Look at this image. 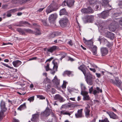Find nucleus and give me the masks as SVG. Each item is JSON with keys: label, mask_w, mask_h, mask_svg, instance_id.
Returning <instances> with one entry per match:
<instances>
[{"label": "nucleus", "mask_w": 122, "mask_h": 122, "mask_svg": "<svg viewBox=\"0 0 122 122\" xmlns=\"http://www.w3.org/2000/svg\"><path fill=\"white\" fill-rule=\"evenodd\" d=\"M121 14L120 13H116L113 14L112 15V17L113 18H114L117 17L118 16L120 15Z\"/></svg>", "instance_id": "44"}, {"label": "nucleus", "mask_w": 122, "mask_h": 122, "mask_svg": "<svg viewBox=\"0 0 122 122\" xmlns=\"http://www.w3.org/2000/svg\"><path fill=\"white\" fill-rule=\"evenodd\" d=\"M103 41L104 44L108 48L111 49L113 46V44L110 43L107 40L105 39H103Z\"/></svg>", "instance_id": "15"}, {"label": "nucleus", "mask_w": 122, "mask_h": 122, "mask_svg": "<svg viewBox=\"0 0 122 122\" xmlns=\"http://www.w3.org/2000/svg\"><path fill=\"white\" fill-rule=\"evenodd\" d=\"M24 30L26 32L29 33L30 34H33L34 33L33 31L30 29H24Z\"/></svg>", "instance_id": "41"}, {"label": "nucleus", "mask_w": 122, "mask_h": 122, "mask_svg": "<svg viewBox=\"0 0 122 122\" xmlns=\"http://www.w3.org/2000/svg\"><path fill=\"white\" fill-rule=\"evenodd\" d=\"M109 81L111 83H112L114 85H116L118 88L120 87L122 83L121 80L115 81L113 79H110L109 80Z\"/></svg>", "instance_id": "7"}, {"label": "nucleus", "mask_w": 122, "mask_h": 122, "mask_svg": "<svg viewBox=\"0 0 122 122\" xmlns=\"http://www.w3.org/2000/svg\"><path fill=\"white\" fill-rule=\"evenodd\" d=\"M39 113L33 114L31 119V120L34 122H36L39 117Z\"/></svg>", "instance_id": "16"}, {"label": "nucleus", "mask_w": 122, "mask_h": 122, "mask_svg": "<svg viewBox=\"0 0 122 122\" xmlns=\"http://www.w3.org/2000/svg\"><path fill=\"white\" fill-rule=\"evenodd\" d=\"M83 41L84 43L87 45L90 49H92L91 46L93 45V43L92 40H87L84 38L83 39Z\"/></svg>", "instance_id": "9"}, {"label": "nucleus", "mask_w": 122, "mask_h": 122, "mask_svg": "<svg viewBox=\"0 0 122 122\" xmlns=\"http://www.w3.org/2000/svg\"><path fill=\"white\" fill-rule=\"evenodd\" d=\"M109 30L112 31H114L116 30L115 26L114 25H110L109 26Z\"/></svg>", "instance_id": "33"}, {"label": "nucleus", "mask_w": 122, "mask_h": 122, "mask_svg": "<svg viewBox=\"0 0 122 122\" xmlns=\"http://www.w3.org/2000/svg\"><path fill=\"white\" fill-rule=\"evenodd\" d=\"M96 89L97 91H98V93H99V92L101 93L102 92V89H100V88L98 87H97Z\"/></svg>", "instance_id": "55"}, {"label": "nucleus", "mask_w": 122, "mask_h": 122, "mask_svg": "<svg viewBox=\"0 0 122 122\" xmlns=\"http://www.w3.org/2000/svg\"><path fill=\"white\" fill-rule=\"evenodd\" d=\"M81 94L83 96V100L84 101H88L90 99V97L88 95V92L86 91L81 92Z\"/></svg>", "instance_id": "10"}, {"label": "nucleus", "mask_w": 122, "mask_h": 122, "mask_svg": "<svg viewBox=\"0 0 122 122\" xmlns=\"http://www.w3.org/2000/svg\"><path fill=\"white\" fill-rule=\"evenodd\" d=\"M50 92H51L52 94H54L55 92V89L52 88Z\"/></svg>", "instance_id": "56"}, {"label": "nucleus", "mask_w": 122, "mask_h": 122, "mask_svg": "<svg viewBox=\"0 0 122 122\" xmlns=\"http://www.w3.org/2000/svg\"><path fill=\"white\" fill-rule=\"evenodd\" d=\"M54 99L56 100H58L61 102H62L65 101V99L60 95L58 94L56 95L54 97Z\"/></svg>", "instance_id": "12"}, {"label": "nucleus", "mask_w": 122, "mask_h": 122, "mask_svg": "<svg viewBox=\"0 0 122 122\" xmlns=\"http://www.w3.org/2000/svg\"><path fill=\"white\" fill-rule=\"evenodd\" d=\"M97 93H98V92L96 90H94L93 91V94L95 95Z\"/></svg>", "instance_id": "63"}, {"label": "nucleus", "mask_w": 122, "mask_h": 122, "mask_svg": "<svg viewBox=\"0 0 122 122\" xmlns=\"http://www.w3.org/2000/svg\"><path fill=\"white\" fill-rule=\"evenodd\" d=\"M75 1L74 0H67V6L69 7L73 6L74 5Z\"/></svg>", "instance_id": "25"}, {"label": "nucleus", "mask_w": 122, "mask_h": 122, "mask_svg": "<svg viewBox=\"0 0 122 122\" xmlns=\"http://www.w3.org/2000/svg\"><path fill=\"white\" fill-rule=\"evenodd\" d=\"M52 81L54 84L57 87H58L60 84V80L57 78L56 76H55Z\"/></svg>", "instance_id": "18"}, {"label": "nucleus", "mask_w": 122, "mask_h": 122, "mask_svg": "<svg viewBox=\"0 0 122 122\" xmlns=\"http://www.w3.org/2000/svg\"><path fill=\"white\" fill-rule=\"evenodd\" d=\"M44 8V7L43 8H40L37 11L38 12H41L43 10Z\"/></svg>", "instance_id": "60"}, {"label": "nucleus", "mask_w": 122, "mask_h": 122, "mask_svg": "<svg viewBox=\"0 0 122 122\" xmlns=\"http://www.w3.org/2000/svg\"><path fill=\"white\" fill-rule=\"evenodd\" d=\"M30 0H23L20 1V3L21 4H23L29 1Z\"/></svg>", "instance_id": "50"}, {"label": "nucleus", "mask_w": 122, "mask_h": 122, "mask_svg": "<svg viewBox=\"0 0 122 122\" xmlns=\"http://www.w3.org/2000/svg\"><path fill=\"white\" fill-rule=\"evenodd\" d=\"M89 1L90 4H93L97 2L96 0H89Z\"/></svg>", "instance_id": "49"}, {"label": "nucleus", "mask_w": 122, "mask_h": 122, "mask_svg": "<svg viewBox=\"0 0 122 122\" xmlns=\"http://www.w3.org/2000/svg\"><path fill=\"white\" fill-rule=\"evenodd\" d=\"M59 55L61 56V58H60V60L61 61L62 59L65 58L66 55V53L64 52H62Z\"/></svg>", "instance_id": "42"}, {"label": "nucleus", "mask_w": 122, "mask_h": 122, "mask_svg": "<svg viewBox=\"0 0 122 122\" xmlns=\"http://www.w3.org/2000/svg\"><path fill=\"white\" fill-rule=\"evenodd\" d=\"M0 106L1 109V111L0 112V120L3 118V116L4 112L6 111L7 108L5 107V104L3 100H2L0 104Z\"/></svg>", "instance_id": "2"}, {"label": "nucleus", "mask_w": 122, "mask_h": 122, "mask_svg": "<svg viewBox=\"0 0 122 122\" xmlns=\"http://www.w3.org/2000/svg\"><path fill=\"white\" fill-rule=\"evenodd\" d=\"M78 69L81 70L84 74L86 79H92V75L91 74L86 67L84 65H81L78 67Z\"/></svg>", "instance_id": "1"}, {"label": "nucleus", "mask_w": 122, "mask_h": 122, "mask_svg": "<svg viewBox=\"0 0 122 122\" xmlns=\"http://www.w3.org/2000/svg\"><path fill=\"white\" fill-rule=\"evenodd\" d=\"M71 72L70 71H64L63 74V75L64 76H65L66 75H67L68 76H69L71 74Z\"/></svg>", "instance_id": "43"}, {"label": "nucleus", "mask_w": 122, "mask_h": 122, "mask_svg": "<svg viewBox=\"0 0 122 122\" xmlns=\"http://www.w3.org/2000/svg\"><path fill=\"white\" fill-rule=\"evenodd\" d=\"M89 69L91 71H93L94 72H95L96 70L95 69H93L91 68H89Z\"/></svg>", "instance_id": "61"}, {"label": "nucleus", "mask_w": 122, "mask_h": 122, "mask_svg": "<svg viewBox=\"0 0 122 122\" xmlns=\"http://www.w3.org/2000/svg\"><path fill=\"white\" fill-rule=\"evenodd\" d=\"M93 87H92L89 89V91L90 93H92L93 90Z\"/></svg>", "instance_id": "62"}, {"label": "nucleus", "mask_w": 122, "mask_h": 122, "mask_svg": "<svg viewBox=\"0 0 122 122\" xmlns=\"http://www.w3.org/2000/svg\"><path fill=\"white\" fill-rule=\"evenodd\" d=\"M50 109L49 108L47 107L45 111L41 113V117H47L50 115Z\"/></svg>", "instance_id": "11"}, {"label": "nucleus", "mask_w": 122, "mask_h": 122, "mask_svg": "<svg viewBox=\"0 0 122 122\" xmlns=\"http://www.w3.org/2000/svg\"><path fill=\"white\" fill-rule=\"evenodd\" d=\"M22 24H27L29 25H30V23L27 21H21L20 22L19 24L17 25H16L17 26H23V25H21Z\"/></svg>", "instance_id": "32"}, {"label": "nucleus", "mask_w": 122, "mask_h": 122, "mask_svg": "<svg viewBox=\"0 0 122 122\" xmlns=\"http://www.w3.org/2000/svg\"><path fill=\"white\" fill-rule=\"evenodd\" d=\"M66 5H67V1H64L62 3V5L63 6H65Z\"/></svg>", "instance_id": "57"}, {"label": "nucleus", "mask_w": 122, "mask_h": 122, "mask_svg": "<svg viewBox=\"0 0 122 122\" xmlns=\"http://www.w3.org/2000/svg\"><path fill=\"white\" fill-rule=\"evenodd\" d=\"M119 23L120 25H122V18L120 20Z\"/></svg>", "instance_id": "64"}, {"label": "nucleus", "mask_w": 122, "mask_h": 122, "mask_svg": "<svg viewBox=\"0 0 122 122\" xmlns=\"http://www.w3.org/2000/svg\"><path fill=\"white\" fill-rule=\"evenodd\" d=\"M107 113L108 114L111 118L114 119H116L117 118L116 115L112 112H108Z\"/></svg>", "instance_id": "24"}, {"label": "nucleus", "mask_w": 122, "mask_h": 122, "mask_svg": "<svg viewBox=\"0 0 122 122\" xmlns=\"http://www.w3.org/2000/svg\"><path fill=\"white\" fill-rule=\"evenodd\" d=\"M68 43L71 46L73 45V42L71 40H70V41L68 42Z\"/></svg>", "instance_id": "58"}, {"label": "nucleus", "mask_w": 122, "mask_h": 122, "mask_svg": "<svg viewBox=\"0 0 122 122\" xmlns=\"http://www.w3.org/2000/svg\"><path fill=\"white\" fill-rule=\"evenodd\" d=\"M81 12L85 14H91L93 13L94 10L91 7H88L87 8H84L81 9Z\"/></svg>", "instance_id": "5"}, {"label": "nucleus", "mask_w": 122, "mask_h": 122, "mask_svg": "<svg viewBox=\"0 0 122 122\" xmlns=\"http://www.w3.org/2000/svg\"><path fill=\"white\" fill-rule=\"evenodd\" d=\"M86 80L87 82V83H88L90 85H92V81L91 79H86Z\"/></svg>", "instance_id": "45"}, {"label": "nucleus", "mask_w": 122, "mask_h": 122, "mask_svg": "<svg viewBox=\"0 0 122 122\" xmlns=\"http://www.w3.org/2000/svg\"><path fill=\"white\" fill-rule=\"evenodd\" d=\"M68 22V20L66 18H62L59 21L61 26L63 28L67 26Z\"/></svg>", "instance_id": "4"}, {"label": "nucleus", "mask_w": 122, "mask_h": 122, "mask_svg": "<svg viewBox=\"0 0 122 122\" xmlns=\"http://www.w3.org/2000/svg\"><path fill=\"white\" fill-rule=\"evenodd\" d=\"M17 30L22 35H26L25 33V31L24 30V29H22L20 28H18L17 29Z\"/></svg>", "instance_id": "27"}, {"label": "nucleus", "mask_w": 122, "mask_h": 122, "mask_svg": "<svg viewBox=\"0 0 122 122\" xmlns=\"http://www.w3.org/2000/svg\"><path fill=\"white\" fill-rule=\"evenodd\" d=\"M54 58L53 57H51V58H50L49 59H48L47 60L46 62H50Z\"/></svg>", "instance_id": "59"}, {"label": "nucleus", "mask_w": 122, "mask_h": 122, "mask_svg": "<svg viewBox=\"0 0 122 122\" xmlns=\"http://www.w3.org/2000/svg\"><path fill=\"white\" fill-rule=\"evenodd\" d=\"M100 50L102 56H106L108 53V50L106 47H102L101 48Z\"/></svg>", "instance_id": "17"}, {"label": "nucleus", "mask_w": 122, "mask_h": 122, "mask_svg": "<svg viewBox=\"0 0 122 122\" xmlns=\"http://www.w3.org/2000/svg\"><path fill=\"white\" fill-rule=\"evenodd\" d=\"M99 122H109L108 119L107 118H105L103 119L102 120H99Z\"/></svg>", "instance_id": "46"}, {"label": "nucleus", "mask_w": 122, "mask_h": 122, "mask_svg": "<svg viewBox=\"0 0 122 122\" xmlns=\"http://www.w3.org/2000/svg\"><path fill=\"white\" fill-rule=\"evenodd\" d=\"M72 105V104L68 103V104L63 105L61 107L60 109L61 110L62 108L66 109L69 107H71Z\"/></svg>", "instance_id": "22"}, {"label": "nucleus", "mask_w": 122, "mask_h": 122, "mask_svg": "<svg viewBox=\"0 0 122 122\" xmlns=\"http://www.w3.org/2000/svg\"><path fill=\"white\" fill-rule=\"evenodd\" d=\"M82 109L78 110L77 113L75 114V116L76 118L81 117H82Z\"/></svg>", "instance_id": "19"}, {"label": "nucleus", "mask_w": 122, "mask_h": 122, "mask_svg": "<svg viewBox=\"0 0 122 122\" xmlns=\"http://www.w3.org/2000/svg\"><path fill=\"white\" fill-rule=\"evenodd\" d=\"M37 97L38 98L41 99H45V97L41 95H37Z\"/></svg>", "instance_id": "52"}, {"label": "nucleus", "mask_w": 122, "mask_h": 122, "mask_svg": "<svg viewBox=\"0 0 122 122\" xmlns=\"http://www.w3.org/2000/svg\"><path fill=\"white\" fill-rule=\"evenodd\" d=\"M60 114L63 115H67L69 116H70L71 114L68 111H66L65 110H62L60 112Z\"/></svg>", "instance_id": "29"}, {"label": "nucleus", "mask_w": 122, "mask_h": 122, "mask_svg": "<svg viewBox=\"0 0 122 122\" xmlns=\"http://www.w3.org/2000/svg\"><path fill=\"white\" fill-rule=\"evenodd\" d=\"M57 17V15L56 14L51 15H50L48 18L49 22L51 23H53Z\"/></svg>", "instance_id": "6"}, {"label": "nucleus", "mask_w": 122, "mask_h": 122, "mask_svg": "<svg viewBox=\"0 0 122 122\" xmlns=\"http://www.w3.org/2000/svg\"><path fill=\"white\" fill-rule=\"evenodd\" d=\"M47 19H41L40 21L42 22L43 25L46 26H48V24L47 22Z\"/></svg>", "instance_id": "30"}, {"label": "nucleus", "mask_w": 122, "mask_h": 122, "mask_svg": "<svg viewBox=\"0 0 122 122\" xmlns=\"http://www.w3.org/2000/svg\"><path fill=\"white\" fill-rule=\"evenodd\" d=\"M109 13L108 11H104L101 13L99 14V17L105 19L109 16Z\"/></svg>", "instance_id": "14"}, {"label": "nucleus", "mask_w": 122, "mask_h": 122, "mask_svg": "<svg viewBox=\"0 0 122 122\" xmlns=\"http://www.w3.org/2000/svg\"><path fill=\"white\" fill-rule=\"evenodd\" d=\"M12 64L15 67H17L22 63V62L19 60H16L13 61Z\"/></svg>", "instance_id": "21"}, {"label": "nucleus", "mask_w": 122, "mask_h": 122, "mask_svg": "<svg viewBox=\"0 0 122 122\" xmlns=\"http://www.w3.org/2000/svg\"><path fill=\"white\" fill-rule=\"evenodd\" d=\"M52 87L51 86V84H48L46 86V90L47 92H50L51 89Z\"/></svg>", "instance_id": "39"}, {"label": "nucleus", "mask_w": 122, "mask_h": 122, "mask_svg": "<svg viewBox=\"0 0 122 122\" xmlns=\"http://www.w3.org/2000/svg\"><path fill=\"white\" fill-rule=\"evenodd\" d=\"M93 5V8L95 10H97L100 9V5L98 2H96Z\"/></svg>", "instance_id": "20"}, {"label": "nucleus", "mask_w": 122, "mask_h": 122, "mask_svg": "<svg viewBox=\"0 0 122 122\" xmlns=\"http://www.w3.org/2000/svg\"><path fill=\"white\" fill-rule=\"evenodd\" d=\"M34 96H33L30 97L28 99V101H29L30 102L32 101H33L34 100Z\"/></svg>", "instance_id": "51"}, {"label": "nucleus", "mask_w": 122, "mask_h": 122, "mask_svg": "<svg viewBox=\"0 0 122 122\" xmlns=\"http://www.w3.org/2000/svg\"><path fill=\"white\" fill-rule=\"evenodd\" d=\"M33 34H35L36 35H40L41 34V31L39 28H35V30Z\"/></svg>", "instance_id": "26"}, {"label": "nucleus", "mask_w": 122, "mask_h": 122, "mask_svg": "<svg viewBox=\"0 0 122 122\" xmlns=\"http://www.w3.org/2000/svg\"><path fill=\"white\" fill-rule=\"evenodd\" d=\"M58 9L57 7L53 5H50L47 8L46 11L47 14L54 11H56Z\"/></svg>", "instance_id": "3"}, {"label": "nucleus", "mask_w": 122, "mask_h": 122, "mask_svg": "<svg viewBox=\"0 0 122 122\" xmlns=\"http://www.w3.org/2000/svg\"><path fill=\"white\" fill-rule=\"evenodd\" d=\"M67 13L65 8H64L61 10L60 11V15H67Z\"/></svg>", "instance_id": "28"}, {"label": "nucleus", "mask_w": 122, "mask_h": 122, "mask_svg": "<svg viewBox=\"0 0 122 122\" xmlns=\"http://www.w3.org/2000/svg\"><path fill=\"white\" fill-rule=\"evenodd\" d=\"M49 64L47 63V66L45 67L46 71H48L50 69L49 68Z\"/></svg>", "instance_id": "53"}, {"label": "nucleus", "mask_w": 122, "mask_h": 122, "mask_svg": "<svg viewBox=\"0 0 122 122\" xmlns=\"http://www.w3.org/2000/svg\"><path fill=\"white\" fill-rule=\"evenodd\" d=\"M81 87L82 90H86V88L85 85L83 83H81Z\"/></svg>", "instance_id": "47"}, {"label": "nucleus", "mask_w": 122, "mask_h": 122, "mask_svg": "<svg viewBox=\"0 0 122 122\" xmlns=\"http://www.w3.org/2000/svg\"><path fill=\"white\" fill-rule=\"evenodd\" d=\"M102 5L105 6L107 5L109 2L108 0H102Z\"/></svg>", "instance_id": "40"}, {"label": "nucleus", "mask_w": 122, "mask_h": 122, "mask_svg": "<svg viewBox=\"0 0 122 122\" xmlns=\"http://www.w3.org/2000/svg\"><path fill=\"white\" fill-rule=\"evenodd\" d=\"M66 82L65 81H63V83L62 86V88L63 89L65 88H66Z\"/></svg>", "instance_id": "54"}, {"label": "nucleus", "mask_w": 122, "mask_h": 122, "mask_svg": "<svg viewBox=\"0 0 122 122\" xmlns=\"http://www.w3.org/2000/svg\"><path fill=\"white\" fill-rule=\"evenodd\" d=\"M25 103H24L22 105H21L18 108V110H21L23 109H25L26 108V106L25 105Z\"/></svg>", "instance_id": "36"}, {"label": "nucleus", "mask_w": 122, "mask_h": 122, "mask_svg": "<svg viewBox=\"0 0 122 122\" xmlns=\"http://www.w3.org/2000/svg\"><path fill=\"white\" fill-rule=\"evenodd\" d=\"M90 110L89 109H87L86 108V109L85 110V115L86 116L88 117L90 115Z\"/></svg>", "instance_id": "38"}, {"label": "nucleus", "mask_w": 122, "mask_h": 122, "mask_svg": "<svg viewBox=\"0 0 122 122\" xmlns=\"http://www.w3.org/2000/svg\"><path fill=\"white\" fill-rule=\"evenodd\" d=\"M15 10V9H12L8 11L7 12V16L8 17H9L11 16V13L12 12H14V11Z\"/></svg>", "instance_id": "34"}, {"label": "nucleus", "mask_w": 122, "mask_h": 122, "mask_svg": "<svg viewBox=\"0 0 122 122\" xmlns=\"http://www.w3.org/2000/svg\"><path fill=\"white\" fill-rule=\"evenodd\" d=\"M97 47L96 46H94L93 47L92 49V51L93 53V54L94 55H96L97 53Z\"/></svg>", "instance_id": "35"}, {"label": "nucleus", "mask_w": 122, "mask_h": 122, "mask_svg": "<svg viewBox=\"0 0 122 122\" xmlns=\"http://www.w3.org/2000/svg\"><path fill=\"white\" fill-rule=\"evenodd\" d=\"M57 47L56 46H53L47 49V51L51 53H53L56 50Z\"/></svg>", "instance_id": "23"}, {"label": "nucleus", "mask_w": 122, "mask_h": 122, "mask_svg": "<svg viewBox=\"0 0 122 122\" xmlns=\"http://www.w3.org/2000/svg\"><path fill=\"white\" fill-rule=\"evenodd\" d=\"M92 16L89 15H86L83 19V21L85 23L91 22L92 21Z\"/></svg>", "instance_id": "13"}, {"label": "nucleus", "mask_w": 122, "mask_h": 122, "mask_svg": "<svg viewBox=\"0 0 122 122\" xmlns=\"http://www.w3.org/2000/svg\"><path fill=\"white\" fill-rule=\"evenodd\" d=\"M2 64V65H4V66L7 67L11 69H13V67H11L10 66L8 65L7 64H6L4 63H3L1 62V63Z\"/></svg>", "instance_id": "48"}, {"label": "nucleus", "mask_w": 122, "mask_h": 122, "mask_svg": "<svg viewBox=\"0 0 122 122\" xmlns=\"http://www.w3.org/2000/svg\"><path fill=\"white\" fill-rule=\"evenodd\" d=\"M57 34L56 32H54L50 34L49 36V37L50 38H53L56 36Z\"/></svg>", "instance_id": "37"}, {"label": "nucleus", "mask_w": 122, "mask_h": 122, "mask_svg": "<svg viewBox=\"0 0 122 122\" xmlns=\"http://www.w3.org/2000/svg\"><path fill=\"white\" fill-rule=\"evenodd\" d=\"M107 37L113 40L114 37V34L112 32H110L107 34Z\"/></svg>", "instance_id": "31"}, {"label": "nucleus", "mask_w": 122, "mask_h": 122, "mask_svg": "<svg viewBox=\"0 0 122 122\" xmlns=\"http://www.w3.org/2000/svg\"><path fill=\"white\" fill-rule=\"evenodd\" d=\"M53 62L54 64L53 69H50V70L51 71V73L52 74L54 75V74L55 72L57 71L58 65L57 63L56 62L53 61Z\"/></svg>", "instance_id": "8"}]
</instances>
